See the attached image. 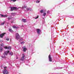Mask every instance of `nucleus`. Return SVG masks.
I'll return each mask as SVG.
<instances>
[{"label": "nucleus", "mask_w": 74, "mask_h": 74, "mask_svg": "<svg viewBox=\"0 0 74 74\" xmlns=\"http://www.w3.org/2000/svg\"><path fill=\"white\" fill-rule=\"evenodd\" d=\"M38 18V16H37L36 17V18H35V19H37V18Z\"/></svg>", "instance_id": "nucleus-29"}, {"label": "nucleus", "mask_w": 74, "mask_h": 74, "mask_svg": "<svg viewBox=\"0 0 74 74\" xmlns=\"http://www.w3.org/2000/svg\"><path fill=\"white\" fill-rule=\"evenodd\" d=\"M12 19V17H11V16H9L8 18V19L9 20H10V19Z\"/></svg>", "instance_id": "nucleus-18"}, {"label": "nucleus", "mask_w": 74, "mask_h": 74, "mask_svg": "<svg viewBox=\"0 0 74 74\" xmlns=\"http://www.w3.org/2000/svg\"><path fill=\"white\" fill-rule=\"evenodd\" d=\"M44 12V10H41L40 11V13H43V12Z\"/></svg>", "instance_id": "nucleus-20"}, {"label": "nucleus", "mask_w": 74, "mask_h": 74, "mask_svg": "<svg viewBox=\"0 0 74 74\" xmlns=\"http://www.w3.org/2000/svg\"><path fill=\"white\" fill-rule=\"evenodd\" d=\"M0 15L1 17H7L8 16L7 15H3V14H1Z\"/></svg>", "instance_id": "nucleus-12"}, {"label": "nucleus", "mask_w": 74, "mask_h": 74, "mask_svg": "<svg viewBox=\"0 0 74 74\" xmlns=\"http://www.w3.org/2000/svg\"><path fill=\"white\" fill-rule=\"evenodd\" d=\"M4 23H5V21H4L3 23H1V25L3 26V25H4Z\"/></svg>", "instance_id": "nucleus-19"}, {"label": "nucleus", "mask_w": 74, "mask_h": 74, "mask_svg": "<svg viewBox=\"0 0 74 74\" xmlns=\"http://www.w3.org/2000/svg\"><path fill=\"white\" fill-rule=\"evenodd\" d=\"M11 1H13V2H15V1H16L15 0H11Z\"/></svg>", "instance_id": "nucleus-24"}, {"label": "nucleus", "mask_w": 74, "mask_h": 74, "mask_svg": "<svg viewBox=\"0 0 74 74\" xmlns=\"http://www.w3.org/2000/svg\"><path fill=\"white\" fill-rule=\"evenodd\" d=\"M49 62H52V59L51 54L49 56Z\"/></svg>", "instance_id": "nucleus-5"}, {"label": "nucleus", "mask_w": 74, "mask_h": 74, "mask_svg": "<svg viewBox=\"0 0 74 74\" xmlns=\"http://www.w3.org/2000/svg\"><path fill=\"white\" fill-rule=\"evenodd\" d=\"M16 37V40H18V39H20V40L21 41H22L23 40V39L22 38H20V36H19V34L18 33H16V34L15 35Z\"/></svg>", "instance_id": "nucleus-2"}, {"label": "nucleus", "mask_w": 74, "mask_h": 74, "mask_svg": "<svg viewBox=\"0 0 74 74\" xmlns=\"http://www.w3.org/2000/svg\"><path fill=\"white\" fill-rule=\"evenodd\" d=\"M61 64H63L64 63V61L62 60L61 63Z\"/></svg>", "instance_id": "nucleus-23"}, {"label": "nucleus", "mask_w": 74, "mask_h": 74, "mask_svg": "<svg viewBox=\"0 0 74 74\" xmlns=\"http://www.w3.org/2000/svg\"><path fill=\"white\" fill-rule=\"evenodd\" d=\"M3 51V48L1 47H0V52Z\"/></svg>", "instance_id": "nucleus-16"}, {"label": "nucleus", "mask_w": 74, "mask_h": 74, "mask_svg": "<svg viewBox=\"0 0 74 74\" xmlns=\"http://www.w3.org/2000/svg\"><path fill=\"white\" fill-rule=\"evenodd\" d=\"M36 32L38 34H39V35H40V34H41V31H40V29H36Z\"/></svg>", "instance_id": "nucleus-4"}, {"label": "nucleus", "mask_w": 74, "mask_h": 74, "mask_svg": "<svg viewBox=\"0 0 74 74\" xmlns=\"http://www.w3.org/2000/svg\"><path fill=\"white\" fill-rule=\"evenodd\" d=\"M10 8L11 11H14V10H19V8L22 9V8L21 7H19L18 8H17L16 7H10Z\"/></svg>", "instance_id": "nucleus-1"}, {"label": "nucleus", "mask_w": 74, "mask_h": 74, "mask_svg": "<svg viewBox=\"0 0 74 74\" xmlns=\"http://www.w3.org/2000/svg\"><path fill=\"white\" fill-rule=\"evenodd\" d=\"M13 28L14 29H18L19 27L18 26H16L15 25H14L12 26Z\"/></svg>", "instance_id": "nucleus-14"}, {"label": "nucleus", "mask_w": 74, "mask_h": 74, "mask_svg": "<svg viewBox=\"0 0 74 74\" xmlns=\"http://www.w3.org/2000/svg\"><path fill=\"white\" fill-rule=\"evenodd\" d=\"M10 55L12 56V55H13V53H12V52H10Z\"/></svg>", "instance_id": "nucleus-26"}, {"label": "nucleus", "mask_w": 74, "mask_h": 74, "mask_svg": "<svg viewBox=\"0 0 74 74\" xmlns=\"http://www.w3.org/2000/svg\"><path fill=\"white\" fill-rule=\"evenodd\" d=\"M40 2V1L39 0H37V1H36V2L38 3H39Z\"/></svg>", "instance_id": "nucleus-21"}, {"label": "nucleus", "mask_w": 74, "mask_h": 74, "mask_svg": "<svg viewBox=\"0 0 74 74\" xmlns=\"http://www.w3.org/2000/svg\"><path fill=\"white\" fill-rule=\"evenodd\" d=\"M9 32H10L11 33H13V32H14V31H13V30H12V29H9Z\"/></svg>", "instance_id": "nucleus-15"}, {"label": "nucleus", "mask_w": 74, "mask_h": 74, "mask_svg": "<svg viewBox=\"0 0 74 74\" xmlns=\"http://www.w3.org/2000/svg\"><path fill=\"white\" fill-rule=\"evenodd\" d=\"M1 47H3V46H4V44H1Z\"/></svg>", "instance_id": "nucleus-25"}, {"label": "nucleus", "mask_w": 74, "mask_h": 74, "mask_svg": "<svg viewBox=\"0 0 74 74\" xmlns=\"http://www.w3.org/2000/svg\"><path fill=\"white\" fill-rule=\"evenodd\" d=\"M4 48H5V49H8L10 50V49H11V47H4Z\"/></svg>", "instance_id": "nucleus-8"}, {"label": "nucleus", "mask_w": 74, "mask_h": 74, "mask_svg": "<svg viewBox=\"0 0 74 74\" xmlns=\"http://www.w3.org/2000/svg\"><path fill=\"white\" fill-rule=\"evenodd\" d=\"M26 7H27V6L25 5L24 6H23L22 8H23V9L24 8H26Z\"/></svg>", "instance_id": "nucleus-17"}, {"label": "nucleus", "mask_w": 74, "mask_h": 74, "mask_svg": "<svg viewBox=\"0 0 74 74\" xmlns=\"http://www.w3.org/2000/svg\"><path fill=\"white\" fill-rule=\"evenodd\" d=\"M2 58H4L3 56H2Z\"/></svg>", "instance_id": "nucleus-35"}, {"label": "nucleus", "mask_w": 74, "mask_h": 74, "mask_svg": "<svg viewBox=\"0 0 74 74\" xmlns=\"http://www.w3.org/2000/svg\"><path fill=\"white\" fill-rule=\"evenodd\" d=\"M18 59V58L17 57L16 58V59Z\"/></svg>", "instance_id": "nucleus-36"}, {"label": "nucleus", "mask_w": 74, "mask_h": 74, "mask_svg": "<svg viewBox=\"0 0 74 74\" xmlns=\"http://www.w3.org/2000/svg\"><path fill=\"white\" fill-rule=\"evenodd\" d=\"M7 67H4V69H6Z\"/></svg>", "instance_id": "nucleus-33"}, {"label": "nucleus", "mask_w": 74, "mask_h": 74, "mask_svg": "<svg viewBox=\"0 0 74 74\" xmlns=\"http://www.w3.org/2000/svg\"><path fill=\"white\" fill-rule=\"evenodd\" d=\"M46 15V13H44L43 14V16H45Z\"/></svg>", "instance_id": "nucleus-22"}, {"label": "nucleus", "mask_w": 74, "mask_h": 74, "mask_svg": "<svg viewBox=\"0 0 74 74\" xmlns=\"http://www.w3.org/2000/svg\"><path fill=\"white\" fill-rule=\"evenodd\" d=\"M5 34V33H4L3 34H1L0 35V37H1V38H2L3 37V36H4V34Z\"/></svg>", "instance_id": "nucleus-10"}, {"label": "nucleus", "mask_w": 74, "mask_h": 74, "mask_svg": "<svg viewBox=\"0 0 74 74\" xmlns=\"http://www.w3.org/2000/svg\"><path fill=\"white\" fill-rule=\"evenodd\" d=\"M24 43H25V42H21V44H24Z\"/></svg>", "instance_id": "nucleus-30"}, {"label": "nucleus", "mask_w": 74, "mask_h": 74, "mask_svg": "<svg viewBox=\"0 0 74 74\" xmlns=\"http://www.w3.org/2000/svg\"><path fill=\"white\" fill-rule=\"evenodd\" d=\"M25 65H26V66H28V64H26Z\"/></svg>", "instance_id": "nucleus-34"}, {"label": "nucleus", "mask_w": 74, "mask_h": 74, "mask_svg": "<svg viewBox=\"0 0 74 74\" xmlns=\"http://www.w3.org/2000/svg\"><path fill=\"white\" fill-rule=\"evenodd\" d=\"M22 48L23 49V51L24 52H26V50H27V48H26L25 46L23 47Z\"/></svg>", "instance_id": "nucleus-7"}, {"label": "nucleus", "mask_w": 74, "mask_h": 74, "mask_svg": "<svg viewBox=\"0 0 74 74\" xmlns=\"http://www.w3.org/2000/svg\"><path fill=\"white\" fill-rule=\"evenodd\" d=\"M69 26V25H67V26Z\"/></svg>", "instance_id": "nucleus-38"}, {"label": "nucleus", "mask_w": 74, "mask_h": 74, "mask_svg": "<svg viewBox=\"0 0 74 74\" xmlns=\"http://www.w3.org/2000/svg\"><path fill=\"white\" fill-rule=\"evenodd\" d=\"M8 53H10V51H6L5 52V55H7Z\"/></svg>", "instance_id": "nucleus-11"}, {"label": "nucleus", "mask_w": 74, "mask_h": 74, "mask_svg": "<svg viewBox=\"0 0 74 74\" xmlns=\"http://www.w3.org/2000/svg\"><path fill=\"white\" fill-rule=\"evenodd\" d=\"M23 56L21 58V59H20V60H22L23 61V60H24L25 59V55L24 54H22Z\"/></svg>", "instance_id": "nucleus-3"}, {"label": "nucleus", "mask_w": 74, "mask_h": 74, "mask_svg": "<svg viewBox=\"0 0 74 74\" xmlns=\"http://www.w3.org/2000/svg\"><path fill=\"white\" fill-rule=\"evenodd\" d=\"M11 23H14V21H12Z\"/></svg>", "instance_id": "nucleus-32"}, {"label": "nucleus", "mask_w": 74, "mask_h": 74, "mask_svg": "<svg viewBox=\"0 0 74 74\" xmlns=\"http://www.w3.org/2000/svg\"><path fill=\"white\" fill-rule=\"evenodd\" d=\"M6 40L7 41H9V38H6Z\"/></svg>", "instance_id": "nucleus-28"}, {"label": "nucleus", "mask_w": 74, "mask_h": 74, "mask_svg": "<svg viewBox=\"0 0 74 74\" xmlns=\"http://www.w3.org/2000/svg\"><path fill=\"white\" fill-rule=\"evenodd\" d=\"M19 41H20V40H19Z\"/></svg>", "instance_id": "nucleus-39"}, {"label": "nucleus", "mask_w": 74, "mask_h": 74, "mask_svg": "<svg viewBox=\"0 0 74 74\" xmlns=\"http://www.w3.org/2000/svg\"><path fill=\"white\" fill-rule=\"evenodd\" d=\"M49 12H50V11H49L48 10L47 11V14H49Z\"/></svg>", "instance_id": "nucleus-27"}, {"label": "nucleus", "mask_w": 74, "mask_h": 74, "mask_svg": "<svg viewBox=\"0 0 74 74\" xmlns=\"http://www.w3.org/2000/svg\"><path fill=\"white\" fill-rule=\"evenodd\" d=\"M18 49L21 48V47H19V46H18Z\"/></svg>", "instance_id": "nucleus-31"}, {"label": "nucleus", "mask_w": 74, "mask_h": 74, "mask_svg": "<svg viewBox=\"0 0 74 74\" xmlns=\"http://www.w3.org/2000/svg\"><path fill=\"white\" fill-rule=\"evenodd\" d=\"M27 11H31L32 10V9L31 8H27Z\"/></svg>", "instance_id": "nucleus-13"}, {"label": "nucleus", "mask_w": 74, "mask_h": 74, "mask_svg": "<svg viewBox=\"0 0 74 74\" xmlns=\"http://www.w3.org/2000/svg\"><path fill=\"white\" fill-rule=\"evenodd\" d=\"M22 21L24 23H26V22H27V21L26 20V19L23 18L22 19Z\"/></svg>", "instance_id": "nucleus-9"}, {"label": "nucleus", "mask_w": 74, "mask_h": 74, "mask_svg": "<svg viewBox=\"0 0 74 74\" xmlns=\"http://www.w3.org/2000/svg\"><path fill=\"white\" fill-rule=\"evenodd\" d=\"M32 52H33V50H32Z\"/></svg>", "instance_id": "nucleus-37"}, {"label": "nucleus", "mask_w": 74, "mask_h": 74, "mask_svg": "<svg viewBox=\"0 0 74 74\" xmlns=\"http://www.w3.org/2000/svg\"><path fill=\"white\" fill-rule=\"evenodd\" d=\"M3 73L4 74H8V71L5 69L3 70Z\"/></svg>", "instance_id": "nucleus-6"}]
</instances>
